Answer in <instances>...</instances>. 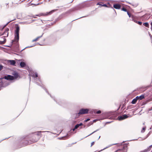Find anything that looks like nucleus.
<instances>
[{"mask_svg": "<svg viewBox=\"0 0 152 152\" xmlns=\"http://www.w3.org/2000/svg\"><path fill=\"white\" fill-rule=\"evenodd\" d=\"M91 3H86L85 2L80 4L70 10L71 12L74 11L75 10H80L86 7H88L91 6Z\"/></svg>", "mask_w": 152, "mask_h": 152, "instance_id": "obj_1", "label": "nucleus"}, {"mask_svg": "<svg viewBox=\"0 0 152 152\" xmlns=\"http://www.w3.org/2000/svg\"><path fill=\"white\" fill-rule=\"evenodd\" d=\"M20 27L18 25H17L15 27V38L12 41V43L13 44H15L16 45L18 44L19 40V32Z\"/></svg>", "mask_w": 152, "mask_h": 152, "instance_id": "obj_2", "label": "nucleus"}, {"mask_svg": "<svg viewBox=\"0 0 152 152\" xmlns=\"http://www.w3.org/2000/svg\"><path fill=\"white\" fill-rule=\"evenodd\" d=\"M89 110L88 109L82 108L80 109L78 113L75 114V118H78L80 115L88 114L89 112Z\"/></svg>", "mask_w": 152, "mask_h": 152, "instance_id": "obj_3", "label": "nucleus"}, {"mask_svg": "<svg viewBox=\"0 0 152 152\" xmlns=\"http://www.w3.org/2000/svg\"><path fill=\"white\" fill-rule=\"evenodd\" d=\"M9 30V28H6L5 29V31L2 34L3 35H5L6 36H5L4 37H3L4 38L3 39V40H0V44H4L6 41V39L4 37H7L8 36V31Z\"/></svg>", "mask_w": 152, "mask_h": 152, "instance_id": "obj_4", "label": "nucleus"}, {"mask_svg": "<svg viewBox=\"0 0 152 152\" xmlns=\"http://www.w3.org/2000/svg\"><path fill=\"white\" fill-rule=\"evenodd\" d=\"M44 131H38L36 132L35 133H33L34 134V135L35 137H37V138L35 139H34L33 138L32 139V142H37V141L39 139V136H41V132H44Z\"/></svg>", "mask_w": 152, "mask_h": 152, "instance_id": "obj_5", "label": "nucleus"}, {"mask_svg": "<svg viewBox=\"0 0 152 152\" xmlns=\"http://www.w3.org/2000/svg\"><path fill=\"white\" fill-rule=\"evenodd\" d=\"M115 113V112H111L106 113L104 114V118L102 119V120L108 118L110 116L114 115Z\"/></svg>", "mask_w": 152, "mask_h": 152, "instance_id": "obj_6", "label": "nucleus"}, {"mask_svg": "<svg viewBox=\"0 0 152 152\" xmlns=\"http://www.w3.org/2000/svg\"><path fill=\"white\" fill-rule=\"evenodd\" d=\"M56 10H53L49 12H47L45 13H41L39 15H36L37 16L40 17L41 16H47L48 15H50L54 12Z\"/></svg>", "mask_w": 152, "mask_h": 152, "instance_id": "obj_7", "label": "nucleus"}, {"mask_svg": "<svg viewBox=\"0 0 152 152\" xmlns=\"http://www.w3.org/2000/svg\"><path fill=\"white\" fill-rule=\"evenodd\" d=\"M4 79L9 80H14L13 76L10 75H7L3 77Z\"/></svg>", "mask_w": 152, "mask_h": 152, "instance_id": "obj_8", "label": "nucleus"}, {"mask_svg": "<svg viewBox=\"0 0 152 152\" xmlns=\"http://www.w3.org/2000/svg\"><path fill=\"white\" fill-rule=\"evenodd\" d=\"M20 143H22V146H24L25 145H26L28 144V142L27 141H26V139L25 138H22L20 139V140H19Z\"/></svg>", "mask_w": 152, "mask_h": 152, "instance_id": "obj_9", "label": "nucleus"}, {"mask_svg": "<svg viewBox=\"0 0 152 152\" xmlns=\"http://www.w3.org/2000/svg\"><path fill=\"white\" fill-rule=\"evenodd\" d=\"M127 151V146H124L122 149H119L115 152H126Z\"/></svg>", "mask_w": 152, "mask_h": 152, "instance_id": "obj_10", "label": "nucleus"}, {"mask_svg": "<svg viewBox=\"0 0 152 152\" xmlns=\"http://www.w3.org/2000/svg\"><path fill=\"white\" fill-rule=\"evenodd\" d=\"M121 7V5L118 4H114L113 6V8L116 9H120Z\"/></svg>", "mask_w": 152, "mask_h": 152, "instance_id": "obj_11", "label": "nucleus"}, {"mask_svg": "<svg viewBox=\"0 0 152 152\" xmlns=\"http://www.w3.org/2000/svg\"><path fill=\"white\" fill-rule=\"evenodd\" d=\"M35 83L37 84V85H39V86H41L45 90V91H46V92L48 93V94H49V95H50V94H49V93H48V91H47V90L45 88V86L43 85V84H42V85H40L39 84V83L37 82H35Z\"/></svg>", "mask_w": 152, "mask_h": 152, "instance_id": "obj_12", "label": "nucleus"}, {"mask_svg": "<svg viewBox=\"0 0 152 152\" xmlns=\"http://www.w3.org/2000/svg\"><path fill=\"white\" fill-rule=\"evenodd\" d=\"M31 76L34 78V80H37L38 78L37 77H38V75L37 73L35 72L34 73H33L31 74Z\"/></svg>", "mask_w": 152, "mask_h": 152, "instance_id": "obj_13", "label": "nucleus"}, {"mask_svg": "<svg viewBox=\"0 0 152 152\" xmlns=\"http://www.w3.org/2000/svg\"><path fill=\"white\" fill-rule=\"evenodd\" d=\"M96 5H99L100 6V7H101L102 6L107 7V6L106 4H104L102 2H100L96 4Z\"/></svg>", "mask_w": 152, "mask_h": 152, "instance_id": "obj_14", "label": "nucleus"}, {"mask_svg": "<svg viewBox=\"0 0 152 152\" xmlns=\"http://www.w3.org/2000/svg\"><path fill=\"white\" fill-rule=\"evenodd\" d=\"M12 75H14V80L18 78L19 76L18 73L16 72H14Z\"/></svg>", "mask_w": 152, "mask_h": 152, "instance_id": "obj_15", "label": "nucleus"}, {"mask_svg": "<svg viewBox=\"0 0 152 152\" xmlns=\"http://www.w3.org/2000/svg\"><path fill=\"white\" fill-rule=\"evenodd\" d=\"M8 61L10 63L11 65H15L16 64V62L14 60H8Z\"/></svg>", "mask_w": 152, "mask_h": 152, "instance_id": "obj_16", "label": "nucleus"}, {"mask_svg": "<svg viewBox=\"0 0 152 152\" xmlns=\"http://www.w3.org/2000/svg\"><path fill=\"white\" fill-rule=\"evenodd\" d=\"M20 66L21 68H23L25 67L26 66V64L23 62H21L20 63Z\"/></svg>", "mask_w": 152, "mask_h": 152, "instance_id": "obj_17", "label": "nucleus"}, {"mask_svg": "<svg viewBox=\"0 0 152 152\" xmlns=\"http://www.w3.org/2000/svg\"><path fill=\"white\" fill-rule=\"evenodd\" d=\"M43 34H44V33H43L42 34L41 36H38V37H37L35 39H33L32 40V42H36V41H37L40 38H41L42 36L43 35Z\"/></svg>", "mask_w": 152, "mask_h": 152, "instance_id": "obj_18", "label": "nucleus"}, {"mask_svg": "<svg viewBox=\"0 0 152 152\" xmlns=\"http://www.w3.org/2000/svg\"><path fill=\"white\" fill-rule=\"evenodd\" d=\"M16 20V18H14L12 20H10L9 22H8V23H7L5 25H4L3 28H2V29H3L5 27H6V26L10 23V22H11V21H14V20Z\"/></svg>", "mask_w": 152, "mask_h": 152, "instance_id": "obj_19", "label": "nucleus"}, {"mask_svg": "<svg viewBox=\"0 0 152 152\" xmlns=\"http://www.w3.org/2000/svg\"><path fill=\"white\" fill-rule=\"evenodd\" d=\"M0 81L1 82V84L0 85L2 84L3 86H4V87H3V88L6 87L7 86L9 85V83H8L7 84H4L2 80L1 81Z\"/></svg>", "mask_w": 152, "mask_h": 152, "instance_id": "obj_20", "label": "nucleus"}, {"mask_svg": "<svg viewBox=\"0 0 152 152\" xmlns=\"http://www.w3.org/2000/svg\"><path fill=\"white\" fill-rule=\"evenodd\" d=\"M117 144V143H115V144H111V145H108V146H107L106 148H104V149H103L101 150L100 151H102V150H104V149H106V148H109V147H110V146H112V145H116Z\"/></svg>", "mask_w": 152, "mask_h": 152, "instance_id": "obj_21", "label": "nucleus"}, {"mask_svg": "<svg viewBox=\"0 0 152 152\" xmlns=\"http://www.w3.org/2000/svg\"><path fill=\"white\" fill-rule=\"evenodd\" d=\"M131 18L132 19V20L134 22L137 23V21L135 19V17L133 15H132Z\"/></svg>", "mask_w": 152, "mask_h": 152, "instance_id": "obj_22", "label": "nucleus"}, {"mask_svg": "<svg viewBox=\"0 0 152 152\" xmlns=\"http://www.w3.org/2000/svg\"><path fill=\"white\" fill-rule=\"evenodd\" d=\"M118 118L119 121H121L124 119V118L123 117L122 115L118 116Z\"/></svg>", "mask_w": 152, "mask_h": 152, "instance_id": "obj_23", "label": "nucleus"}, {"mask_svg": "<svg viewBox=\"0 0 152 152\" xmlns=\"http://www.w3.org/2000/svg\"><path fill=\"white\" fill-rule=\"evenodd\" d=\"M143 25H144L147 27L149 28V24L147 22L144 23H143Z\"/></svg>", "mask_w": 152, "mask_h": 152, "instance_id": "obj_24", "label": "nucleus"}, {"mask_svg": "<svg viewBox=\"0 0 152 152\" xmlns=\"http://www.w3.org/2000/svg\"><path fill=\"white\" fill-rule=\"evenodd\" d=\"M139 100H141L145 98V95L144 94L140 96H139Z\"/></svg>", "mask_w": 152, "mask_h": 152, "instance_id": "obj_25", "label": "nucleus"}, {"mask_svg": "<svg viewBox=\"0 0 152 152\" xmlns=\"http://www.w3.org/2000/svg\"><path fill=\"white\" fill-rule=\"evenodd\" d=\"M137 101V100L135 98L132 101L131 103L133 104H135Z\"/></svg>", "mask_w": 152, "mask_h": 152, "instance_id": "obj_26", "label": "nucleus"}, {"mask_svg": "<svg viewBox=\"0 0 152 152\" xmlns=\"http://www.w3.org/2000/svg\"><path fill=\"white\" fill-rule=\"evenodd\" d=\"M122 11L124 12H127L128 11L124 7H123L121 9Z\"/></svg>", "mask_w": 152, "mask_h": 152, "instance_id": "obj_27", "label": "nucleus"}, {"mask_svg": "<svg viewBox=\"0 0 152 152\" xmlns=\"http://www.w3.org/2000/svg\"><path fill=\"white\" fill-rule=\"evenodd\" d=\"M122 116L124 119L127 118L128 117V116L126 114H124L122 115Z\"/></svg>", "mask_w": 152, "mask_h": 152, "instance_id": "obj_28", "label": "nucleus"}, {"mask_svg": "<svg viewBox=\"0 0 152 152\" xmlns=\"http://www.w3.org/2000/svg\"><path fill=\"white\" fill-rule=\"evenodd\" d=\"M94 113L99 114H100L101 113V111L100 110H99L97 111L96 112H95V111H94Z\"/></svg>", "mask_w": 152, "mask_h": 152, "instance_id": "obj_29", "label": "nucleus"}, {"mask_svg": "<svg viewBox=\"0 0 152 152\" xmlns=\"http://www.w3.org/2000/svg\"><path fill=\"white\" fill-rule=\"evenodd\" d=\"M35 45H32V46H28V47H26V48H25L24 49H23V50H22H22H24L25 49H26V48H31V47H34V46H35Z\"/></svg>", "mask_w": 152, "mask_h": 152, "instance_id": "obj_30", "label": "nucleus"}, {"mask_svg": "<svg viewBox=\"0 0 152 152\" xmlns=\"http://www.w3.org/2000/svg\"><path fill=\"white\" fill-rule=\"evenodd\" d=\"M99 130V129H98L96 130V131H94V132H93L92 133H91L90 134L86 136L85 137H88V136H89V135L92 134H93L95 132H97V131H98Z\"/></svg>", "mask_w": 152, "mask_h": 152, "instance_id": "obj_31", "label": "nucleus"}, {"mask_svg": "<svg viewBox=\"0 0 152 152\" xmlns=\"http://www.w3.org/2000/svg\"><path fill=\"white\" fill-rule=\"evenodd\" d=\"M127 15L129 16V18L132 17V16L131 15V14L128 11H127Z\"/></svg>", "mask_w": 152, "mask_h": 152, "instance_id": "obj_32", "label": "nucleus"}, {"mask_svg": "<svg viewBox=\"0 0 152 152\" xmlns=\"http://www.w3.org/2000/svg\"><path fill=\"white\" fill-rule=\"evenodd\" d=\"M4 66L1 64H0V71L3 68Z\"/></svg>", "mask_w": 152, "mask_h": 152, "instance_id": "obj_33", "label": "nucleus"}, {"mask_svg": "<svg viewBox=\"0 0 152 152\" xmlns=\"http://www.w3.org/2000/svg\"><path fill=\"white\" fill-rule=\"evenodd\" d=\"M20 23L23 24H28V23L27 22H22Z\"/></svg>", "mask_w": 152, "mask_h": 152, "instance_id": "obj_34", "label": "nucleus"}, {"mask_svg": "<svg viewBox=\"0 0 152 152\" xmlns=\"http://www.w3.org/2000/svg\"><path fill=\"white\" fill-rule=\"evenodd\" d=\"M79 127V126L78 125V124H76L75 126V128L76 129H77Z\"/></svg>", "mask_w": 152, "mask_h": 152, "instance_id": "obj_35", "label": "nucleus"}, {"mask_svg": "<svg viewBox=\"0 0 152 152\" xmlns=\"http://www.w3.org/2000/svg\"><path fill=\"white\" fill-rule=\"evenodd\" d=\"M145 127H143L141 131V132L142 133H143L145 131Z\"/></svg>", "mask_w": 152, "mask_h": 152, "instance_id": "obj_36", "label": "nucleus"}, {"mask_svg": "<svg viewBox=\"0 0 152 152\" xmlns=\"http://www.w3.org/2000/svg\"><path fill=\"white\" fill-rule=\"evenodd\" d=\"M90 120V118H88L87 119H86L84 121V122H86L89 121V120Z\"/></svg>", "mask_w": 152, "mask_h": 152, "instance_id": "obj_37", "label": "nucleus"}, {"mask_svg": "<svg viewBox=\"0 0 152 152\" xmlns=\"http://www.w3.org/2000/svg\"><path fill=\"white\" fill-rule=\"evenodd\" d=\"M3 87L2 84L0 85V91L3 88Z\"/></svg>", "mask_w": 152, "mask_h": 152, "instance_id": "obj_38", "label": "nucleus"}, {"mask_svg": "<svg viewBox=\"0 0 152 152\" xmlns=\"http://www.w3.org/2000/svg\"><path fill=\"white\" fill-rule=\"evenodd\" d=\"M137 23L139 25H141L142 23L141 22L139 21L137 22Z\"/></svg>", "mask_w": 152, "mask_h": 152, "instance_id": "obj_39", "label": "nucleus"}, {"mask_svg": "<svg viewBox=\"0 0 152 152\" xmlns=\"http://www.w3.org/2000/svg\"><path fill=\"white\" fill-rule=\"evenodd\" d=\"M93 124L92 123V122H91V123H89V124H88L87 125V126L88 127L89 126H90L92 124Z\"/></svg>", "mask_w": 152, "mask_h": 152, "instance_id": "obj_40", "label": "nucleus"}, {"mask_svg": "<svg viewBox=\"0 0 152 152\" xmlns=\"http://www.w3.org/2000/svg\"><path fill=\"white\" fill-rule=\"evenodd\" d=\"M115 118V117H114L113 116H112L111 117H110L109 119H113Z\"/></svg>", "mask_w": 152, "mask_h": 152, "instance_id": "obj_41", "label": "nucleus"}, {"mask_svg": "<svg viewBox=\"0 0 152 152\" xmlns=\"http://www.w3.org/2000/svg\"><path fill=\"white\" fill-rule=\"evenodd\" d=\"M135 99H136L137 100L138 99H139V96H137L136 97V98H135Z\"/></svg>", "mask_w": 152, "mask_h": 152, "instance_id": "obj_42", "label": "nucleus"}, {"mask_svg": "<svg viewBox=\"0 0 152 152\" xmlns=\"http://www.w3.org/2000/svg\"><path fill=\"white\" fill-rule=\"evenodd\" d=\"M83 125V124L82 123H80V124H78V125L79 126H82Z\"/></svg>", "mask_w": 152, "mask_h": 152, "instance_id": "obj_43", "label": "nucleus"}, {"mask_svg": "<svg viewBox=\"0 0 152 152\" xmlns=\"http://www.w3.org/2000/svg\"><path fill=\"white\" fill-rule=\"evenodd\" d=\"M112 122V121H109V122H107L105 124H110V123H111Z\"/></svg>", "mask_w": 152, "mask_h": 152, "instance_id": "obj_44", "label": "nucleus"}, {"mask_svg": "<svg viewBox=\"0 0 152 152\" xmlns=\"http://www.w3.org/2000/svg\"><path fill=\"white\" fill-rule=\"evenodd\" d=\"M94 142H92L91 144V146H92L94 144Z\"/></svg>", "mask_w": 152, "mask_h": 152, "instance_id": "obj_45", "label": "nucleus"}, {"mask_svg": "<svg viewBox=\"0 0 152 152\" xmlns=\"http://www.w3.org/2000/svg\"><path fill=\"white\" fill-rule=\"evenodd\" d=\"M85 17H86V16H83V17H80V18H77V19H76L75 20H74L73 21L75 20H77V19H79V18H82Z\"/></svg>", "mask_w": 152, "mask_h": 152, "instance_id": "obj_46", "label": "nucleus"}, {"mask_svg": "<svg viewBox=\"0 0 152 152\" xmlns=\"http://www.w3.org/2000/svg\"><path fill=\"white\" fill-rule=\"evenodd\" d=\"M4 79V78H3V77L0 78V81L2 80V79Z\"/></svg>", "mask_w": 152, "mask_h": 152, "instance_id": "obj_47", "label": "nucleus"}, {"mask_svg": "<svg viewBox=\"0 0 152 152\" xmlns=\"http://www.w3.org/2000/svg\"><path fill=\"white\" fill-rule=\"evenodd\" d=\"M112 10H113L114 11H115V13H116V12H115V10H114V9L113 8V7H112Z\"/></svg>", "mask_w": 152, "mask_h": 152, "instance_id": "obj_48", "label": "nucleus"}, {"mask_svg": "<svg viewBox=\"0 0 152 152\" xmlns=\"http://www.w3.org/2000/svg\"><path fill=\"white\" fill-rule=\"evenodd\" d=\"M76 129L75 128V127H74V128H73V129H72V130L73 131H74Z\"/></svg>", "mask_w": 152, "mask_h": 152, "instance_id": "obj_49", "label": "nucleus"}, {"mask_svg": "<svg viewBox=\"0 0 152 152\" xmlns=\"http://www.w3.org/2000/svg\"><path fill=\"white\" fill-rule=\"evenodd\" d=\"M152 110V107H151V109H149V111H151V110Z\"/></svg>", "mask_w": 152, "mask_h": 152, "instance_id": "obj_50", "label": "nucleus"}, {"mask_svg": "<svg viewBox=\"0 0 152 152\" xmlns=\"http://www.w3.org/2000/svg\"><path fill=\"white\" fill-rule=\"evenodd\" d=\"M96 121V119H95L93 120V121L94 122H95Z\"/></svg>", "mask_w": 152, "mask_h": 152, "instance_id": "obj_51", "label": "nucleus"}, {"mask_svg": "<svg viewBox=\"0 0 152 152\" xmlns=\"http://www.w3.org/2000/svg\"><path fill=\"white\" fill-rule=\"evenodd\" d=\"M7 139V138H5V139H3L2 140H1V141H0V142H1L2 141H3V140H5V139Z\"/></svg>", "mask_w": 152, "mask_h": 152, "instance_id": "obj_52", "label": "nucleus"}, {"mask_svg": "<svg viewBox=\"0 0 152 152\" xmlns=\"http://www.w3.org/2000/svg\"><path fill=\"white\" fill-rule=\"evenodd\" d=\"M37 44H38V45H41V44H39V43H37Z\"/></svg>", "mask_w": 152, "mask_h": 152, "instance_id": "obj_53", "label": "nucleus"}, {"mask_svg": "<svg viewBox=\"0 0 152 152\" xmlns=\"http://www.w3.org/2000/svg\"><path fill=\"white\" fill-rule=\"evenodd\" d=\"M150 24L151 25V26H152V21L151 23Z\"/></svg>", "mask_w": 152, "mask_h": 152, "instance_id": "obj_54", "label": "nucleus"}, {"mask_svg": "<svg viewBox=\"0 0 152 152\" xmlns=\"http://www.w3.org/2000/svg\"><path fill=\"white\" fill-rule=\"evenodd\" d=\"M41 4V3H38V4H36V5H39V4Z\"/></svg>", "mask_w": 152, "mask_h": 152, "instance_id": "obj_55", "label": "nucleus"}, {"mask_svg": "<svg viewBox=\"0 0 152 152\" xmlns=\"http://www.w3.org/2000/svg\"><path fill=\"white\" fill-rule=\"evenodd\" d=\"M145 15H144L143 16H142V17H145Z\"/></svg>", "mask_w": 152, "mask_h": 152, "instance_id": "obj_56", "label": "nucleus"}, {"mask_svg": "<svg viewBox=\"0 0 152 152\" xmlns=\"http://www.w3.org/2000/svg\"><path fill=\"white\" fill-rule=\"evenodd\" d=\"M151 30L152 31V26H151Z\"/></svg>", "mask_w": 152, "mask_h": 152, "instance_id": "obj_57", "label": "nucleus"}, {"mask_svg": "<svg viewBox=\"0 0 152 152\" xmlns=\"http://www.w3.org/2000/svg\"><path fill=\"white\" fill-rule=\"evenodd\" d=\"M86 126V125H84V128H85Z\"/></svg>", "mask_w": 152, "mask_h": 152, "instance_id": "obj_58", "label": "nucleus"}, {"mask_svg": "<svg viewBox=\"0 0 152 152\" xmlns=\"http://www.w3.org/2000/svg\"><path fill=\"white\" fill-rule=\"evenodd\" d=\"M73 0H72V1L71 2V3H72V2L73 1Z\"/></svg>", "mask_w": 152, "mask_h": 152, "instance_id": "obj_59", "label": "nucleus"}, {"mask_svg": "<svg viewBox=\"0 0 152 152\" xmlns=\"http://www.w3.org/2000/svg\"><path fill=\"white\" fill-rule=\"evenodd\" d=\"M100 137V136H99V137L98 139H99Z\"/></svg>", "mask_w": 152, "mask_h": 152, "instance_id": "obj_60", "label": "nucleus"}, {"mask_svg": "<svg viewBox=\"0 0 152 152\" xmlns=\"http://www.w3.org/2000/svg\"><path fill=\"white\" fill-rule=\"evenodd\" d=\"M125 142V141H123V143L124 142Z\"/></svg>", "mask_w": 152, "mask_h": 152, "instance_id": "obj_61", "label": "nucleus"}, {"mask_svg": "<svg viewBox=\"0 0 152 152\" xmlns=\"http://www.w3.org/2000/svg\"><path fill=\"white\" fill-rule=\"evenodd\" d=\"M38 80H39V81L40 82V80H39V79H38Z\"/></svg>", "mask_w": 152, "mask_h": 152, "instance_id": "obj_62", "label": "nucleus"}, {"mask_svg": "<svg viewBox=\"0 0 152 152\" xmlns=\"http://www.w3.org/2000/svg\"><path fill=\"white\" fill-rule=\"evenodd\" d=\"M68 136V134H67V137H67Z\"/></svg>", "mask_w": 152, "mask_h": 152, "instance_id": "obj_63", "label": "nucleus"}, {"mask_svg": "<svg viewBox=\"0 0 152 152\" xmlns=\"http://www.w3.org/2000/svg\"><path fill=\"white\" fill-rule=\"evenodd\" d=\"M1 84V81H0V85Z\"/></svg>", "mask_w": 152, "mask_h": 152, "instance_id": "obj_64", "label": "nucleus"}]
</instances>
